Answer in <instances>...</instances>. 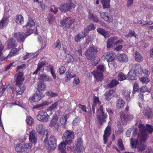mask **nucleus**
<instances>
[{
    "instance_id": "obj_1",
    "label": "nucleus",
    "mask_w": 153,
    "mask_h": 153,
    "mask_svg": "<svg viewBox=\"0 0 153 153\" xmlns=\"http://www.w3.org/2000/svg\"><path fill=\"white\" fill-rule=\"evenodd\" d=\"M140 126V132L138 134V138L140 141V143L137 146V149L138 152L142 153L146 148V146L144 142L149 136L145 131L143 132V130H144L143 125H142Z\"/></svg>"
},
{
    "instance_id": "obj_2",
    "label": "nucleus",
    "mask_w": 153,
    "mask_h": 153,
    "mask_svg": "<svg viewBox=\"0 0 153 153\" xmlns=\"http://www.w3.org/2000/svg\"><path fill=\"white\" fill-rule=\"evenodd\" d=\"M58 116L56 114H54L49 124V127H53L54 131L56 132L59 131L61 129V126L58 122Z\"/></svg>"
},
{
    "instance_id": "obj_3",
    "label": "nucleus",
    "mask_w": 153,
    "mask_h": 153,
    "mask_svg": "<svg viewBox=\"0 0 153 153\" xmlns=\"http://www.w3.org/2000/svg\"><path fill=\"white\" fill-rule=\"evenodd\" d=\"M97 48L94 47H91L85 52L86 58L90 60H93L95 59V55L97 53Z\"/></svg>"
},
{
    "instance_id": "obj_4",
    "label": "nucleus",
    "mask_w": 153,
    "mask_h": 153,
    "mask_svg": "<svg viewBox=\"0 0 153 153\" xmlns=\"http://www.w3.org/2000/svg\"><path fill=\"white\" fill-rule=\"evenodd\" d=\"M36 128L37 132L42 135V140H43L45 142H46L48 138V134L47 132L45 133L43 125L41 123L37 124Z\"/></svg>"
},
{
    "instance_id": "obj_5",
    "label": "nucleus",
    "mask_w": 153,
    "mask_h": 153,
    "mask_svg": "<svg viewBox=\"0 0 153 153\" xmlns=\"http://www.w3.org/2000/svg\"><path fill=\"white\" fill-rule=\"evenodd\" d=\"M74 133L72 131L67 130L64 133L62 139L67 144H70L74 138Z\"/></svg>"
},
{
    "instance_id": "obj_6",
    "label": "nucleus",
    "mask_w": 153,
    "mask_h": 153,
    "mask_svg": "<svg viewBox=\"0 0 153 153\" xmlns=\"http://www.w3.org/2000/svg\"><path fill=\"white\" fill-rule=\"evenodd\" d=\"M75 7V5L71 1H69L65 4H61L59 8L62 13H65L67 11H70Z\"/></svg>"
},
{
    "instance_id": "obj_7",
    "label": "nucleus",
    "mask_w": 153,
    "mask_h": 153,
    "mask_svg": "<svg viewBox=\"0 0 153 153\" xmlns=\"http://www.w3.org/2000/svg\"><path fill=\"white\" fill-rule=\"evenodd\" d=\"M75 7V5L71 1H69L65 4H61L59 8L62 13H65L67 11H70Z\"/></svg>"
},
{
    "instance_id": "obj_8",
    "label": "nucleus",
    "mask_w": 153,
    "mask_h": 153,
    "mask_svg": "<svg viewBox=\"0 0 153 153\" xmlns=\"http://www.w3.org/2000/svg\"><path fill=\"white\" fill-rule=\"evenodd\" d=\"M75 7V5L71 1H69L65 4H61L59 8L62 13H65L67 11H70Z\"/></svg>"
},
{
    "instance_id": "obj_9",
    "label": "nucleus",
    "mask_w": 153,
    "mask_h": 153,
    "mask_svg": "<svg viewBox=\"0 0 153 153\" xmlns=\"http://www.w3.org/2000/svg\"><path fill=\"white\" fill-rule=\"evenodd\" d=\"M36 118L38 120L44 123L48 122L50 119L49 116L46 112L43 111H40L38 112Z\"/></svg>"
},
{
    "instance_id": "obj_10",
    "label": "nucleus",
    "mask_w": 153,
    "mask_h": 153,
    "mask_svg": "<svg viewBox=\"0 0 153 153\" xmlns=\"http://www.w3.org/2000/svg\"><path fill=\"white\" fill-rule=\"evenodd\" d=\"M97 113L99 114H102L101 115H98L97 117L99 123L101 125H102L103 122L105 121V119L107 117V115L104 112L102 105H100L99 108L97 110Z\"/></svg>"
},
{
    "instance_id": "obj_11",
    "label": "nucleus",
    "mask_w": 153,
    "mask_h": 153,
    "mask_svg": "<svg viewBox=\"0 0 153 153\" xmlns=\"http://www.w3.org/2000/svg\"><path fill=\"white\" fill-rule=\"evenodd\" d=\"M76 150L78 153H80L84 150L83 146V141L81 138H79L75 141Z\"/></svg>"
},
{
    "instance_id": "obj_12",
    "label": "nucleus",
    "mask_w": 153,
    "mask_h": 153,
    "mask_svg": "<svg viewBox=\"0 0 153 153\" xmlns=\"http://www.w3.org/2000/svg\"><path fill=\"white\" fill-rule=\"evenodd\" d=\"M53 48L55 49L58 56H62V53L61 52V44L59 39L57 40L53 45Z\"/></svg>"
},
{
    "instance_id": "obj_13",
    "label": "nucleus",
    "mask_w": 153,
    "mask_h": 153,
    "mask_svg": "<svg viewBox=\"0 0 153 153\" xmlns=\"http://www.w3.org/2000/svg\"><path fill=\"white\" fill-rule=\"evenodd\" d=\"M74 19H71L69 18H66L63 20H61L60 23L63 26L65 25V29H69L71 25L74 22Z\"/></svg>"
},
{
    "instance_id": "obj_14",
    "label": "nucleus",
    "mask_w": 153,
    "mask_h": 153,
    "mask_svg": "<svg viewBox=\"0 0 153 153\" xmlns=\"http://www.w3.org/2000/svg\"><path fill=\"white\" fill-rule=\"evenodd\" d=\"M14 37L19 42H23L26 37L27 36L23 32L15 33L14 34Z\"/></svg>"
},
{
    "instance_id": "obj_15",
    "label": "nucleus",
    "mask_w": 153,
    "mask_h": 153,
    "mask_svg": "<svg viewBox=\"0 0 153 153\" xmlns=\"http://www.w3.org/2000/svg\"><path fill=\"white\" fill-rule=\"evenodd\" d=\"M48 148L51 150L54 149L56 146V137L53 136H51L48 142Z\"/></svg>"
},
{
    "instance_id": "obj_16",
    "label": "nucleus",
    "mask_w": 153,
    "mask_h": 153,
    "mask_svg": "<svg viewBox=\"0 0 153 153\" xmlns=\"http://www.w3.org/2000/svg\"><path fill=\"white\" fill-rule=\"evenodd\" d=\"M111 134V128L109 126H108L104 131V134L103 136L104 143L105 144L107 142V138L109 137Z\"/></svg>"
},
{
    "instance_id": "obj_17",
    "label": "nucleus",
    "mask_w": 153,
    "mask_h": 153,
    "mask_svg": "<svg viewBox=\"0 0 153 153\" xmlns=\"http://www.w3.org/2000/svg\"><path fill=\"white\" fill-rule=\"evenodd\" d=\"M92 74L97 81H101L103 80V76L102 72L95 70L92 72Z\"/></svg>"
},
{
    "instance_id": "obj_18",
    "label": "nucleus",
    "mask_w": 153,
    "mask_h": 153,
    "mask_svg": "<svg viewBox=\"0 0 153 153\" xmlns=\"http://www.w3.org/2000/svg\"><path fill=\"white\" fill-rule=\"evenodd\" d=\"M102 58H105L108 62H112L115 59L114 53H113L109 52L105 53Z\"/></svg>"
},
{
    "instance_id": "obj_19",
    "label": "nucleus",
    "mask_w": 153,
    "mask_h": 153,
    "mask_svg": "<svg viewBox=\"0 0 153 153\" xmlns=\"http://www.w3.org/2000/svg\"><path fill=\"white\" fill-rule=\"evenodd\" d=\"M23 75V73L22 72H20L18 74L16 80V85H22L24 79Z\"/></svg>"
},
{
    "instance_id": "obj_20",
    "label": "nucleus",
    "mask_w": 153,
    "mask_h": 153,
    "mask_svg": "<svg viewBox=\"0 0 153 153\" xmlns=\"http://www.w3.org/2000/svg\"><path fill=\"white\" fill-rule=\"evenodd\" d=\"M37 91L40 92L46 89L47 86L44 82L39 81L37 83Z\"/></svg>"
},
{
    "instance_id": "obj_21",
    "label": "nucleus",
    "mask_w": 153,
    "mask_h": 153,
    "mask_svg": "<svg viewBox=\"0 0 153 153\" xmlns=\"http://www.w3.org/2000/svg\"><path fill=\"white\" fill-rule=\"evenodd\" d=\"M137 75L134 71L131 70L127 75V77L129 79L134 80L137 79Z\"/></svg>"
},
{
    "instance_id": "obj_22",
    "label": "nucleus",
    "mask_w": 153,
    "mask_h": 153,
    "mask_svg": "<svg viewBox=\"0 0 153 153\" xmlns=\"http://www.w3.org/2000/svg\"><path fill=\"white\" fill-rule=\"evenodd\" d=\"M144 116L148 119H151L153 117V111L150 108H148L143 111Z\"/></svg>"
},
{
    "instance_id": "obj_23",
    "label": "nucleus",
    "mask_w": 153,
    "mask_h": 153,
    "mask_svg": "<svg viewBox=\"0 0 153 153\" xmlns=\"http://www.w3.org/2000/svg\"><path fill=\"white\" fill-rule=\"evenodd\" d=\"M17 46L16 41L13 38H11L8 40L7 45L8 48H11L16 47Z\"/></svg>"
},
{
    "instance_id": "obj_24",
    "label": "nucleus",
    "mask_w": 153,
    "mask_h": 153,
    "mask_svg": "<svg viewBox=\"0 0 153 153\" xmlns=\"http://www.w3.org/2000/svg\"><path fill=\"white\" fill-rule=\"evenodd\" d=\"M41 99L42 96L41 95L36 93L34 96L29 98V100L30 102H34L39 101Z\"/></svg>"
},
{
    "instance_id": "obj_25",
    "label": "nucleus",
    "mask_w": 153,
    "mask_h": 153,
    "mask_svg": "<svg viewBox=\"0 0 153 153\" xmlns=\"http://www.w3.org/2000/svg\"><path fill=\"white\" fill-rule=\"evenodd\" d=\"M143 125L144 128V130H143V132H146V134L148 135L147 134V131H148V132L150 133L151 134L152 132L153 131V127L151 125H149V124H146V128L145 127L144 125L143 124H140L139 125V133L140 132V126L141 125Z\"/></svg>"
},
{
    "instance_id": "obj_26",
    "label": "nucleus",
    "mask_w": 153,
    "mask_h": 153,
    "mask_svg": "<svg viewBox=\"0 0 153 153\" xmlns=\"http://www.w3.org/2000/svg\"><path fill=\"white\" fill-rule=\"evenodd\" d=\"M37 135L35 131L33 130L30 133L29 135V140L30 142L35 143L37 141Z\"/></svg>"
},
{
    "instance_id": "obj_27",
    "label": "nucleus",
    "mask_w": 153,
    "mask_h": 153,
    "mask_svg": "<svg viewBox=\"0 0 153 153\" xmlns=\"http://www.w3.org/2000/svg\"><path fill=\"white\" fill-rule=\"evenodd\" d=\"M100 16L105 21L111 22L113 19L111 18V15L106 12H103L101 13Z\"/></svg>"
},
{
    "instance_id": "obj_28",
    "label": "nucleus",
    "mask_w": 153,
    "mask_h": 153,
    "mask_svg": "<svg viewBox=\"0 0 153 153\" xmlns=\"http://www.w3.org/2000/svg\"><path fill=\"white\" fill-rule=\"evenodd\" d=\"M22 86V85H16L15 89L17 94H22L26 89V87L25 85Z\"/></svg>"
},
{
    "instance_id": "obj_29",
    "label": "nucleus",
    "mask_w": 153,
    "mask_h": 153,
    "mask_svg": "<svg viewBox=\"0 0 153 153\" xmlns=\"http://www.w3.org/2000/svg\"><path fill=\"white\" fill-rule=\"evenodd\" d=\"M68 114H66L65 116L61 117L60 118V123L63 128H66V122L68 118Z\"/></svg>"
},
{
    "instance_id": "obj_30",
    "label": "nucleus",
    "mask_w": 153,
    "mask_h": 153,
    "mask_svg": "<svg viewBox=\"0 0 153 153\" xmlns=\"http://www.w3.org/2000/svg\"><path fill=\"white\" fill-rule=\"evenodd\" d=\"M87 34L85 32H82L79 33L75 37V40L76 42H79L81 41L82 39L86 36Z\"/></svg>"
},
{
    "instance_id": "obj_31",
    "label": "nucleus",
    "mask_w": 153,
    "mask_h": 153,
    "mask_svg": "<svg viewBox=\"0 0 153 153\" xmlns=\"http://www.w3.org/2000/svg\"><path fill=\"white\" fill-rule=\"evenodd\" d=\"M119 60L121 62H127L128 60L127 56L125 53L120 54L118 56Z\"/></svg>"
},
{
    "instance_id": "obj_32",
    "label": "nucleus",
    "mask_w": 153,
    "mask_h": 153,
    "mask_svg": "<svg viewBox=\"0 0 153 153\" xmlns=\"http://www.w3.org/2000/svg\"><path fill=\"white\" fill-rule=\"evenodd\" d=\"M117 39L118 37L116 36H114L108 39L107 41V48H110L114 43V41Z\"/></svg>"
},
{
    "instance_id": "obj_33",
    "label": "nucleus",
    "mask_w": 153,
    "mask_h": 153,
    "mask_svg": "<svg viewBox=\"0 0 153 153\" xmlns=\"http://www.w3.org/2000/svg\"><path fill=\"white\" fill-rule=\"evenodd\" d=\"M100 102L99 101V98L97 97L94 96V104L92 106V111L93 114H94L95 113V110L97 104L100 105Z\"/></svg>"
},
{
    "instance_id": "obj_34",
    "label": "nucleus",
    "mask_w": 153,
    "mask_h": 153,
    "mask_svg": "<svg viewBox=\"0 0 153 153\" xmlns=\"http://www.w3.org/2000/svg\"><path fill=\"white\" fill-rule=\"evenodd\" d=\"M115 90H111L108 93H106L105 95V99L108 101L111 99L113 97V94L114 93Z\"/></svg>"
},
{
    "instance_id": "obj_35",
    "label": "nucleus",
    "mask_w": 153,
    "mask_h": 153,
    "mask_svg": "<svg viewBox=\"0 0 153 153\" xmlns=\"http://www.w3.org/2000/svg\"><path fill=\"white\" fill-rule=\"evenodd\" d=\"M21 49V47H19L18 48H13L11 50L7 56L8 57L10 56L11 57L15 54H17Z\"/></svg>"
},
{
    "instance_id": "obj_36",
    "label": "nucleus",
    "mask_w": 153,
    "mask_h": 153,
    "mask_svg": "<svg viewBox=\"0 0 153 153\" xmlns=\"http://www.w3.org/2000/svg\"><path fill=\"white\" fill-rule=\"evenodd\" d=\"M88 17L89 20L93 21L96 22H97L99 21L97 16L92 13H89Z\"/></svg>"
},
{
    "instance_id": "obj_37",
    "label": "nucleus",
    "mask_w": 153,
    "mask_h": 153,
    "mask_svg": "<svg viewBox=\"0 0 153 153\" xmlns=\"http://www.w3.org/2000/svg\"><path fill=\"white\" fill-rule=\"evenodd\" d=\"M120 118L122 122L126 123L127 122V117L126 114L124 112L121 111L120 113Z\"/></svg>"
},
{
    "instance_id": "obj_38",
    "label": "nucleus",
    "mask_w": 153,
    "mask_h": 153,
    "mask_svg": "<svg viewBox=\"0 0 153 153\" xmlns=\"http://www.w3.org/2000/svg\"><path fill=\"white\" fill-rule=\"evenodd\" d=\"M8 19L7 18L4 17L0 22V28H2L5 26L8 23Z\"/></svg>"
},
{
    "instance_id": "obj_39",
    "label": "nucleus",
    "mask_w": 153,
    "mask_h": 153,
    "mask_svg": "<svg viewBox=\"0 0 153 153\" xmlns=\"http://www.w3.org/2000/svg\"><path fill=\"white\" fill-rule=\"evenodd\" d=\"M119 83L118 82L116 79H113L108 84L107 86L109 88H112L116 87Z\"/></svg>"
},
{
    "instance_id": "obj_40",
    "label": "nucleus",
    "mask_w": 153,
    "mask_h": 153,
    "mask_svg": "<svg viewBox=\"0 0 153 153\" xmlns=\"http://www.w3.org/2000/svg\"><path fill=\"white\" fill-rule=\"evenodd\" d=\"M131 92V91L128 90H125L123 91V96L127 101H128L130 99V94Z\"/></svg>"
},
{
    "instance_id": "obj_41",
    "label": "nucleus",
    "mask_w": 153,
    "mask_h": 153,
    "mask_svg": "<svg viewBox=\"0 0 153 153\" xmlns=\"http://www.w3.org/2000/svg\"><path fill=\"white\" fill-rule=\"evenodd\" d=\"M134 67H135V69L134 70L135 73L138 75L139 73L142 71V69L140 65L139 64H134L133 65Z\"/></svg>"
},
{
    "instance_id": "obj_42",
    "label": "nucleus",
    "mask_w": 153,
    "mask_h": 153,
    "mask_svg": "<svg viewBox=\"0 0 153 153\" xmlns=\"http://www.w3.org/2000/svg\"><path fill=\"white\" fill-rule=\"evenodd\" d=\"M95 29V27L94 25L93 24H91L85 28L84 32H85L87 34V33H88L91 30H94Z\"/></svg>"
},
{
    "instance_id": "obj_43",
    "label": "nucleus",
    "mask_w": 153,
    "mask_h": 153,
    "mask_svg": "<svg viewBox=\"0 0 153 153\" xmlns=\"http://www.w3.org/2000/svg\"><path fill=\"white\" fill-rule=\"evenodd\" d=\"M16 22L17 24L22 25L24 22V19L23 16L19 15L16 18Z\"/></svg>"
},
{
    "instance_id": "obj_44",
    "label": "nucleus",
    "mask_w": 153,
    "mask_h": 153,
    "mask_svg": "<svg viewBox=\"0 0 153 153\" xmlns=\"http://www.w3.org/2000/svg\"><path fill=\"white\" fill-rule=\"evenodd\" d=\"M67 144L66 143L63 141V142H61L58 146L59 150L62 152L65 151L66 149V145Z\"/></svg>"
},
{
    "instance_id": "obj_45",
    "label": "nucleus",
    "mask_w": 153,
    "mask_h": 153,
    "mask_svg": "<svg viewBox=\"0 0 153 153\" xmlns=\"http://www.w3.org/2000/svg\"><path fill=\"white\" fill-rule=\"evenodd\" d=\"M34 25L35 23L33 20L31 18H29V19L28 21L25 26L27 28H29Z\"/></svg>"
},
{
    "instance_id": "obj_46",
    "label": "nucleus",
    "mask_w": 153,
    "mask_h": 153,
    "mask_svg": "<svg viewBox=\"0 0 153 153\" xmlns=\"http://www.w3.org/2000/svg\"><path fill=\"white\" fill-rule=\"evenodd\" d=\"M110 0H102L101 2L104 8H108L110 7Z\"/></svg>"
},
{
    "instance_id": "obj_47",
    "label": "nucleus",
    "mask_w": 153,
    "mask_h": 153,
    "mask_svg": "<svg viewBox=\"0 0 153 153\" xmlns=\"http://www.w3.org/2000/svg\"><path fill=\"white\" fill-rule=\"evenodd\" d=\"M134 55L135 60L138 62H140L143 60L142 56L138 52H136Z\"/></svg>"
},
{
    "instance_id": "obj_48",
    "label": "nucleus",
    "mask_w": 153,
    "mask_h": 153,
    "mask_svg": "<svg viewBox=\"0 0 153 153\" xmlns=\"http://www.w3.org/2000/svg\"><path fill=\"white\" fill-rule=\"evenodd\" d=\"M39 79L40 81L44 82V81H49V78L45 74H43L40 75L39 78Z\"/></svg>"
},
{
    "instance_id": "obj_49",
    "label": "nucleus",
    "mask_w": 153,
    "mask_h": 153,
    "mask_svg": "<svg viewBox=\"0 0 153 153\" xmlns=\"http://www.w3.org/2000/svg\"><path fill=\"white\" fill-rule=\"evenodd\" d=\"M130 140V143L131 148H136L137 147V145L138 143V140L137 139L133 140L132 138H131Z\"/></svg>"
},
{
    "instance_id": "obj_50",
    "label": "nucleus",
    "mask_w": 153,
    "mask_h": 153,
    "mask_svg": "<svg viewBox=\"0 0 153 153\" xmlns=\"http://www.w3.org/2000/svg\"><path fill=\"white\" fill-rule=\"evenodd\" d=\"M16 151L19 152H23L24 151V149L22 144L20 143L16 145L15 147Z\"/></svg>"
},
{
    "instance_id": "obj_51",
    "label": "nucleus",
    "mask_w": 153,
    "mask_h": 153,
    "mask_svg": "<svg viewBox=\"0 0 153 153\" xmlns=\"http://www.w3.org/2000/svg\"><path fill=\"white\" fill-rule=\"evenodd\" d=\"M124 102L122 99L118 100L117 103V106L119 108H121L124 106Z\"/></svg>"
},
{
    "instance_id": "obj_52",
    "label": "nucleus",
    "mask_w": 153,
    "mask_h": 153,
    "mask_svg": "<svg viewBox=\"0 0 153 153\" xmlns=\"http://www.w3.org/2000/svg\"><path fill=\"white\" fill-rule=\"evenodd\" d=\"M97 31L101 35L106 38V35L108 34V32L102 28H99L97 29Z\"/></svg>"
},
{
    "instance_id": "obj_53",
    "label": "nucleus",
    "mask_w": 153,
    "mask_h": 153,
    "mask_svg": "<svg viewBox=\"0 0 153 153\" xmlns=\"http://www.w3.org/2000/svg\"><path fill=\"white\" fill-rule=\"evenodd\" d=\"M125 36L127 38L128 37H131L133 36L136 39L137 38V35L134 31L131 30L129 31L128 34L125 35Z\"/></svg>"
},
{
    "instance_id": "obj_54",
    "label": "nucleus",
    "mask_w": 153,
    "mask_h": 153,
    "mask_svg": "<svg viewBox=\"0 0 153 153\" xmlns=\"http://www.w3.org/2000/svg\"><path fill=\"white\" fill-rule=\"evenodd\" d=\"M139 79L143 84H146L150 81L149 78L144 77H140V78Z\"/></svg>"
},
{
    "instance_id": "obj_55",
    "label": "nucleus",
    "mask_w": 153,
    "mask_h": 153,
    "mask_svg": "<svg viewBox=\"0 0 153 153\" xmlns=\"http://www.w3.org/2000/svg\"><path fill=\"white\" fill-rule=\"evenodd\" d=\"M45 94L48 96L52 97H55L57 96L58 94L56 93H54L50 91H48L45 93Z\"/></svg>"
},
{
    "instance_id": "obj_56",
    "label": "nucleus",
    "mask_w": 153,
    "mask_h": 153,
    "mask_svg": "<svg viewBox=\"0 0 153 153\" xmlns=\"http://www.w3.org/2000/svg\"><path fill=\"white\" fill-rule=\"evenodd\" d=\"M140 91L141 92L143 93L145 92L150 93L151 92V90L149 88H148L146 86H143L140 88Z\"/></svg>"
},
{
    "instance_id": "obj_57",
    "label": "nucleus",
    "mask_w": 153,
    "mask_h": 153,
    "mask_svg": "<svg viewBox=\"0 0 153 153\" xmlns=\"http://www.w3.org/2000/svg\"><path fill=\"white\" fill-rule=\"evenodd\" d=\"M58 104V102H55L53 104L50 106L48 108V109L49 111H52L55 109L57 107Z\"/></svg>"
},
{
    "instance_id": "obj_58",
    "label": "nucleus",
    "mask_w": 153,
    "mask_h": 153,
    "mask_svg": "<svg viewBox=\"0 0 153 153\" xmlns=\"http://www.w3.org/2000/svg\"><path fill=\"white\" fill-rule=\"evenodd\" d=\"M26 120L27 123L30 126L33 123V119L30 117H27Z\"/></svg>"
},
{
    "instance_id": "obj_59",
    "label": "nucleus",
    "mask_w": 153,
    "mask_h": 153,
    "mask_svg": "<svg viewBox=\"0 0 153 153\" xmlns=\"http://www.w3.org/2000/svg\"><path fill=\"white\" fill-rule=\"evenodd\" d=\"M80 122V119L78 117H77L73 120L72 124L74 126H76L79 124Z\"/></svg>"
},
{
    "instance_id": "obj_60",
    "label": "nucleus",
    "mask_w": 153,
    "mask_h": 153,
    "mask_svg": "<svg viewBox=\"0 0 153 153\" xmlns=\"http://www.w3.org/2000/svg\"><path fill=\"white\" fill-rule=\"evenodd\" d=\"M126 77L122 73H119L118 77V79L120 81H122L125 79Z\"/></svg>"
},
{
    "instance_id": "obj_61",
    "label": "nucleus",
    "mask_w": 153,
    "mask_h": 153,
    "mask_svg": "<svg viewBox=\"0 0 153 153\" xmlns=\"http://www.w3.org/2000/svg\"><path fill=\"white\" fill-rule=\"evenodd\" d=\"M118 145L121 150H123L124 149L122 141L121 139H119L118 140Z\"/></svg>"
},
{
    "instance_id": "obj_62",
    "label": "nucleus",
    "mask_w": 153,
    "mask_h": 153,
    "mask_svg": "<svg viewBox=\"0 0 153 153\" xmlns=\"http://www.w3.org/2000/svg\"><path fill=\"white\" fill-rule=\"evenodd\" d=\"M66 74L67 77L69 79L73 78L75 76V74L73 73L72 72L70 73L69 72H66Z\"/></svg>"
},
{
    "instance_id": "obj_63",
    "label": "nucleus",
    "mask_w": 153,
    "mask_h": 153,
    "mask_svg": "<svg viewBox=\"0 0 153 153\" xmlns=\"http://www.w3.org/2000/svg\"><path fill=\"white\" fill-rule=\"evenodd\" d=\"M97 68L98 70L97 71H100V72H104L105 70V68L104 66L102 65H99L97 67Z\"/></svg>"
},
{
    "instance_id": "obj_64",
    "label": "nucleus",
    "mask_w": 153,
    "mask_h": 153,
    "mask_svg": "<svg viewBox=\"0 0 153 153\" xmlns=\"http://www.w3.org/2000/svg\"><path fill=\"white\" fill-rule=\"evenodd\" d=\"M25 66V64H22L21 65L18 66L16 68L17 71L19 73L22 72L21 71L23 70V69L24 68Z\"/></svg>"
}]
</instances>
